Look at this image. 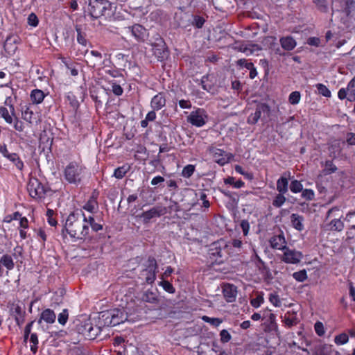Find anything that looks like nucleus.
Segmentation results:
<instances>
[{
  "label": "nucleus",
  "mask_w": 355,
  "mask_h": 355,
  "mask_svg": "<svg viewBox=\"0 0 355 355\" xmlns=\"http://www.w3.org/2000/svg\"><path fill=\"white\" fill-rule=\"evenodd\" d=\"M67 232L72 238L85 239L89 234L87 218L83 211L77 209L71 212L67 217L62 234Z\"/></svg>",
  "instance_id": "f257e3e1"
},
{
  "label": "nucleus",
  "mask_w": 355,
  "mask_h": 355,
  "mask_svg": "<svg viewBox=\"0 0 355 355\" xmlns=\"http://www.w3.org/2000/svg\"><path fill=\"white\" fill-rule=\"evenodd\" d=\"M128 320L127 313L119 309L107 310L100 313L99 323L103 327H114Z\"/></svg>",
  "instance_id": "f03ea898"
},
{
  "label": "nucleus",
  "mask_w": 355,
  "mask_h": 355,
  "mask_svg": "<svg viewBox=\"0 0 355 355\" xmlns=\"http://www.w3.org/2000/svg\"><path fill=\"white\" fill-rule=\"evenodd\" d=\"M195 6L194 0H189L187 6H180L174 15L175 22H205L202 16L194 14L191 7Z\"/></svg>",
  "instance_id": "7ed1b4c3"
},
{
  "label": "nucleus",
  "mask_w": 355,
  "mask_h": 355,
  "mask_svg": "<svg viewBox=\"0 0 355 355\" xmlns=\"http://www.w3.org/2000/svg\"><path fill=\"white\" fill-rule=\"evenodd\" d=\"M88 11L94 19L102 16H110L112 15L111 3L107 0H89Z\"/></svg>",
  "instance_id": "20e7f679"
},
{
  "label": "nucleus",
  "mask_w": 355,
  "mask_h": 355,
  "mask_svg": "<svg viewBox=\"0 0 355 355\" xmlns=\"http://www.w3.org/2000/svg\"><path fill=\"white\" fill-rule=\"evenodd\" d=\"M144 268L139 275V279L146 284H153L156 279L157 272V263L153 257H149L146 262L144 264Z\"/></svg>",
  "instance_id": "39448f33"
},
{
  "label": "nucleus",
  "mask_w": 355,
  "mask_h": 355,
  "mask_svg": "<svg viewBox=\"0 0 355 355\" xmlns=\"http://www.w3.org/2000/svg\"><path fill=\"white\" fill-rule=\"evenodd\" d=\"M103 324L94 325L91 322L87 321L77 325L76 329L79 334H82L86 339L94 340L101 331Z\"/></svg>",
  "instance_id": "423d86ee"
},
{
  "label": "nucleus",
  "mask_w": 355,
  "mask_h": 355,
  "mask_svg": "<svg viewBox=\"0 0 355 355\" xmlns=\"http://www.w3.org/2000/svg\"><path fill=\"white\" fill-rule=\"evenodd\" d=\"M152 46L153 54L161 60L166 59L168 56V51L164 40L159 34H156L149 40Z\"/></svg>",
  "instance_id": "0eeeda50"
},
{
  "label": "nucleus",
  "mask_w": 355,
  "mask_h": 355,
  "mask_svg": "<svg viewBox=\"0 0 355 355\" xmlns=\"http://www.w3.org/2000/svg\"><path fill=\"white\" fill-rule=\"evenodd\" d=\"M27 189L30 196L33 198H44L49 191V188L43 185L37 178L30 179Z\"/></svg>",
  "instance_id": "6e6552de"
},
{
  "label": "nucleus",
  "mask_w": 355,
  "mask_h": 355,
  "mask_svg": "<svg viewBox=\"0 0 355 355\" xmlns=\"http://www.w3.org/2000/svg\"><path fill=\"white\" fill-rule=\"evenodd\" d=\"M83 168L76 164H70L64 170V176L69 183H80L82 180Z\"/></svg>",
  "instance_id": "1a4fd4ad"
},
{
  "label": "nucleus",
  "mask_w": 355,
  "mask_h": 355,
  "mask_svg": "<svg viewBox=\"0 0 355 355\" xmlns=\"http://www.w3.org/2000/svg\"><path fill=\"white\" fill-rule=\"evenodd\" d=\"M128 30L138 42H144L149 37L152 27L148 29L142 26L141 24H134L128 27Z\"/></svg>",
  "instance_id": "9d476101"
},
{
  "label": "nucleus",
  "mask_w": 355,
  "mask_h": 355,
  "mask_svg": "<svg viewBox=\"0 0 355 355\" xmlns=\"http://www.w3.org/2000/svg\"><path fill=\"white\" fill-rule=\"evenodd\" d=\"M207 119V112L201 108H198L196 110L191 112L187 117V121L196 127L203 126L206 123Z\"/></svg>",
  "instance_id": "9b49d317"
},
{
  "label": "nucleus",
  "mask_w": 355,
  "mask_h": 355,
  "mask_svg": "<svg viewBox=\"0 0 355 355\" xmlns=\"http://www.w3.org/2000/svg\"><path fill=\"white\" fill-rule=\"evenodd\" d=\"M166 213V207L162 206H155L148 211L142 212L138 216L143 218L144 223H148L150 219L155 217H160Z\"/></svg>",
  "instance_id": "f8f14e48"
},
{
  "label": "nucleus",
  "mask_w": 355,
  "mask_h": 355,
  "mask_svg": "<svg viewBox=\"0 0 355 355\" xmlns=\"http://www.w3.org/2000/svg\"><path fill=\"white\" fill-rule=\"evenodd\" d=\"M227 248V245L224 240H220L211 243L209 249V258L214 260L215 261H217L218 258H222L223 257V248Z\"/></svg>",
  "instance_id": "ddd939ff"
},
{
  "label": "nucleus",
  "mask_w": 355,
  "mask_h": 355,
  "mask_svg": "<svg viewBox=\"0 0 355 355\" xmlns=\"http://www.w3.org/2000/svg\"><path fill=\"white\" fill-rule=\"evenodd\" d=\"M208 152L212 155L214 160L218 164L223 166L230 160L228 154L225 151L218 149L214 146H209Z\"/></svg>",
  "instance_id": "4468645a"
},
{
  "label": "nucleus",
  "mask_w": 355,
  "mask_h": 355,
  "mask_svg": "<svg viewBox=\"0 0 355 355\" xmlns=\"http://www.w3.org/2000/svg\"><path fill=\"white\" fill-rule=\"evenodd\" d=\"M212 3L215 9L222 13V18L225 12L227 13L231 9H234L237 4L236 0H212Z\"/></svg>",
  "instance_id": "2eb2a0df"
},
{
  "label": "nucleus",
  "mask_w": 355,
  "mask_h": 355,
  "mask_svg": "<svg viewBox=\"0 0 355 355\" xmlns=\"http://www.w3.org/2000/svg\"><path fill=\"white\" fill-rule=\"evenodd\" d=\"M10 314L15 318L19 327L24 324L26 312L24 308L21 307L19 304H12L10 307Z\"/></svg>",
  "instance_id": "dca6fc26"
},
{
  "label": "nucleus",
  "mask_w": 355,
  "mask_h": 355,
  "mask_svg": "<svg viewBox=\"0 0 355 355\" xmlns=\"http://www.w3.org/2000/svg\"><path fill=\"white\" fill-rule=\"evenodd\" d=\"M270 111V107L268 105L265 103L260 104L257 106L255 112L252 113L248 118V123L249 124H255L257 123L259 119L261 116L262 113H268Z\"/></svg>",
  "instance_id": "f3484780"
},
{
  "label": "nucleus",
  "mask_w": 355,
  "mask_h": 355,
  "mask_svg": "<svg viewBox=\"0 0 355 355\" xmlns=\"http://www.w3.org/2000/svg\"><path fill=\"white\" fill-rule=\"evenodd\" d=\"M302 257V254L300 252L286 248L284 250L282 261L286 263L295 264L300 261Z\"/></svg>",
  "instance_id": "a211bd4d"
},
{
  "label": "nucleus",
  "mask_w": 355,
  "mask_h": 355,
  "mask_svg": "<svg viewBox=\"0 0 355 355\" xmlns=\"http://www.w3.org/2000/svg\"><path fill=\"white\" fill-rule=\"evenodd\" d=\"M236 287L230 284H225L223 286V293L227 302H233L236 300Z\"/></svg>",
  "instance_id": "6ab92c4d"
},
{
  "label": "nucleus",
  "mask_w": 355,
  "mask_h": 355,
  "mask_svg": "<svg viewBox=\"0 0 355 355\" xmlns=\"http://www.w3.org/2000/svg\"><path fill=\"white\" fill-rule=\"evenodd\" d=\"M270 243L271 247L275 249L284 250L287 248L286 245V240L283 234L272 236L270 240Z\"/></svg>",
  "instance_id": "aec40b11"
},
{
  "label": "nucleus",
  "mask_w": 355,
  "mask_h": 355,
  "mask_svg": "<svg viewBox=\"0 0 355 355\" xmlns=\"http://www.w3.org/2000/svg\"><path fill=\"white\" fill-rule=\"evenodd\" d=\"M166 105V98L162 93L155 95L151 100L150 106L154 110H159Z\"/></svg>",
  "instance_id": "412c9836"
},
{
  "label": "nucleus",
  "mask_w": 355,
  "mask_h": 355,
  "mask_svg": "<svg viewBox=\"0 0 355 355\" xmlns=\"http://www.w3.org/2000/svg\"><path fill=\"white\" fill-rule=\"evenodd\" d=\"M56 315L54 311L50 309H44L38 320V323L40 324L42 320H44L46 322L52 324L55 322Z\"/></svg>",
  "instance_id": "4be33fe9"
},
{
  "label": "nucleus",
  "mask_w": 355,
  "mask_h": 355,
  "mask_svg": "<svg viewBox=\"0 0 355 355\" xmlns=\"http://www.w3.org/2000/svg\"><path fill=\"white\" fill-rule=\"evenodd\" d=\"M304 218L302 216L297 214H292L291 216V222L292 226L298 231H302L304 228L303 221Z\"/></svg>",
  "instance_id": "5701e85b"
},
{
  "label": "nucleus",
  "mask_w": 355,
  "mask_h": 355,
  "mask_svg": "<svg viewBox=\"0 0 355 355\" xmlns=\"http://www.w3.org/2000/svg\"><path fill=\"white\" fill-rule=\"evenodd\" d=\"M279 42L282 47L286 51H291L296 46L295 40L291 36L283 37Z\"/></svg>",
  "instance_id": "b1692460"
},
{
  "label": "nucleus",
  "mask_w": 355,
  "mask_h": 355,
  "mask_svg": "<svg viewBox=\"0 0 355 355\" xmlns=\"http://www.w3.org/2000/svg\"><path fill=\"white\" fill-rule=\"evenodd\" d=\"M141 299L146 302L156 303L158 302L157 291L147 290L142 294Z\"/></svg>",
  "instance_id": "393cba45"
},
{
  "label": "nucleus",
  "mask_w": 355,
  "mask_h": 355,
  "mask_svg": "<svg viewBox=\"0 0 355 355\" xmlns=\"http://www.w3.org/2000/svg\"><path fill=\"white\" fill-rule=\"evenodd\" d=\"M288 180L286 178L282 176L277 181V190L281 194H285L288 191Z\"/></svg>",
  "instance_id": "a878e982"
},
{
  "label": "nucleus",
  "mask_w": 355,
  "mask_h": 355,
  "mask_svg": "<svg viewBox=\"0 0 355 355\" xmlns=\"http://www.w3.org/2000/svg\"><path fill=\"white\" fill-rule=\"evenodd\" d=\"M44 93L38 89H33L31 94V98L33 103L39 104L42 103L44 98Z\"/></svg>",
  "instance_id": "bb28decb"
},
{
  "label": "nucleus",
  "mask_w": 355,
  "mask_h": 355,
  "mask_svg": "<svg viewBox=\"0 0 355 355\" xmlns=\"http://www.w3.org/2000/svg\"><path fill=\"white\" fill-rule=\"evenodd\" d=\"M330 349L328 344L319 345L314 347L313 355H328Z\"/></svg>",
  "instance_id": "cd10ccee"
},
{
  "label": "nucleus",
  "mask_w": 355,
  "mask_h": 355,
  "mask_svg": "<svg viewBox=\"0 0 355 355\" xmlns=\"http://www.w3.org/2000/svg\"><path fill=\"white\" fill-rule=\"evenodd\" d=\"M90 54L93 55L95 59L87 61V65L90 67L94 68L96 64H100L102 60V55L97 51H91Z\"/></svg>",
  "instance_id": "c85d7f7f"
},
{
  "label": "nucleus",
  "mask_w": 355,
  "mask_h": 355,
  "mask_svg": "<svg viewBox=\"0 0 355 355\" xmlns=\"http://www.w3.org/2000/svg\"><path fill=\"white\" fill-rule=\"evenodd\" d=\"M7 159L12 162L19 170H23L24 163L17 153H11L10 155L7 156Z\"/></svg>",
  "instance_id": "c756f323"
},
{
  "label": "nucleus",
  "mask_w": 355,
  "mask_h": 355,
  "mask_svg": "<svg viewBox=\"0 0 355 355\" xmlns=\"http://www.w3.org/2000/svg\"><path fill=\"white\" fill-rule=\"evenodd\" d=\"M76 30L77 32V40H78V43L85 46L86 43H87V40L85 39L86 34L83 31L82 26L76 25Z\"/></svg>",
  "instance_id": "7c9ffc66"
},
{
  "label": "nucleus",
  "mask_w": 355,
  "mask_h": 355,
  "mask_svg": "<svg viewBox=\"0 0 355 355\" xmlns=\"http://www.w3.org/2000/svg\"><path fill=\"white\" fill-rule=\"evenodd\" d=\"M0 263L8 270H11L14 268L13 260L11 256L8 254L3 255L0 259Z\"/></svg>",
  "instance_id": "2f4dec72"
},
{
  "label": "nucleus",
  "mask_w": 355,
  "mask_h": 355,
  "mask_svg": "<svg viewBox=\"0 0 355 355\" xmlns=\"http://www.w3.org/2000/svg\"><path fill=\"white\" fill-rule=\"evenodd\" d=\"M129 169L130 166L127 165H123L121 167H118L114 170V176L117 179H121L125 175Z\"/></svg>",
  "instance_id": "473e14b6"
},
{
  "label": "nucleus",
  "mask_w": 355,
  "mask_h": 355,
  "mask_svg": "<svg viewBox=\"0 0 355 355\" xmlns=\"http://www.w3.org/2000/svg\"><path fill=\"white\" fill-rule=\"evenodd\" d=\"M329 225L330 226L329 230L331 231L340 232L344 227V224L340 219L332 220Z\"/></svg>",
  "instance_id": "72a5a7b5"
},
{
  "label": "nucleus",
  "mask_w": 355,
  "mask_h": 355,
  "mask_svg": "<svg viewBox=\"0 0 355 355\" xmlns=\"http://www.w3.org/2000/svg\"><path fill=\"white\" fill-rule=\"evenodd\" d=\"M337 171V167L333 164L332 161L327 160L325 162L324 168L323 173L324 175H329L335 173Z\"/></svg>",
  "instance_id": "f704fd0d"
},
{
  "label": "nucleus",
  "mask_w": 355,
  "mask_h": 355,
  "mask_svg": "<svg viewBox=\"0 0 355 355\" xmlns=\"http://www.w3.org/2000/svg\"><path fill=\"white\" fill-rule=\"evenodd\" d=\"M262 50V48L258 45V44H246L245 46V51L243 53H245L247 55H250L252 54H253V53L255 51H261Z\"/></svg>",
  "instance_id": "c9c22d12"
},
{
  "label": "nucleus",
  "mask_w": 355,
  "mask_h": 355,
  "mask_svg": "<svg viewBox=\"0 0 355 355\" xmlns=\"http://www.w3.org/2000/svg\"><path fill=\"white\" fill-rule=\"evenodd\" d=\"M338 96L340 100L347 98L349 101H354L353 94L347 93L346 88H341L338 92Z\"/></svg>",
  "instance_id": "e433bc0d"
},
{
  "label": "nucleus",
  "mask_w": 355,
  "mask_h": 355,
  "mask_svg": "<svg viewBox=\"0 0 355 355\" xmlns=\"http://www.w3.org/2000/svg\"><path fill=\"white\" fill-rule=\"evenodd\" d=\"M224 182L226 184L232 185L235 188H241L244 185V182L242 180H239L236 181L235 178L233 177H228L225 179Z\"/></svg>",
  "instance_id": "4c0bfd02"
},
{
  "label": "nucleus",
  "mask_w": 355,
  "mask_h": 355,
  "mask_svg": "<svg viewBox=\"0 0 355 355\" xmlns=\"http://www.w3.org/2000/svg\"><path fill=\"white\" fill-rule=\"evenodd\" d=\"M349 340V336L345 333H342L335 336L334 342L336 345H344L346 344Z\"/></svg>",
  "instance_id": "58836bf2"
},
{
  "label": "nucleus",
  "mask_w": 355,
  "mask_h": 355,
  "mask_svg": "<svg viewBox=\"0 0 355 355\" xmlns=\"http://www.w3.org/2000/svg\"><path fill=\"white\" fill-rule=\"evenodd\" d=\"M289 188L292 192L298 193L302 191L303 186L300 181L294 180L291 182Z\"/></svg>",
  "instance_id": "ea45409f"
},
{
  "label": "nucleus",
  "mask_w": 355,
  "mask_h": 355,
  "mask_svg": "<svg viewBox=\"0 0 355 355\" xmlns=\"http://www.w3.org/2000/svg\"><path fill=\"white\" fill-rule=\"evenodd\" d=\"M313 2L315 4L320 11L323 12H327L328 5L327 0H313Z\"/></svg>",
  "instance_id": "a19ab883"
},
{
  "label": "nucleus",
  "mask_w": 355,
  "mask_h": 355,
  "mask_svg": "<svg viewBox=\"0 0 355 355\" xmlns=\"http://www.w3.org/2000/svg\"><path fill=\"white\" fill-rule=\"evenodd\" d=\"M30 342L32 343L31 346V350L33 354H35L37 351L38 338L35 333H33L30 336Z\"/></svg>",
  "instance_id": "79ce46f5"
},
{
  "label": "nucleus",
  "mask_w": 355,
  "mask_h": 355,
  "mask_svg": "<svg viewBox=\"0 0 355 355\" xmlns=\"http://www.w3.org/2000/svg\"><path fill=\"white\" fill-rule=\"evenodd\" d=\"M293 278L300 282H303L307 279L306 270H302L293 274Z\"/></svg>",
  "instance_id": "37998d69"
},
{
  "label": "nucleus",
  "mask_w": 355,
  "mask_h": 355,
  "mask_svg": "<svg viewBox=\"0 0 355 355\" xmlns=\"http://www.w3.org/2000/svg\"><path fill=\"white\" fill-rule=\"evenodd\" d=\"M195 171V166L192 164H188L184 167L182 171V175L184 178H190Z\"/></svg>",
  "instance_id": "c03bdc74"
},
{
  "label": "nucleus",
  "mask_w": 355,
  "mask_h": 355,
  "mask_svg": "<svg viewBox=\"0 0 355 355\" xmlns=\"http://www.w3.org/2000/svg\"><path fill=\"white\" fill-rule=\"evenodd\" d=\"M87 223L88 228L89 229V227H91L92 230L94 232H98L103 229V226L98 223H96L92 216L87 218Z\"/></svg>",
  "instance_id": "a18cd8bd"
},
{
  "label": "nucleus",
  "mask_w": 355,
  "mask_h": 355,
  "mask_svg": "<svg viewBox=\"0 0 355 355\" xmlns=\"http://www.w3.org/2000/svg\"><path fill=\"white\" fill-rule=\"evenodd\" d=\"M301 95L300 92L295 91L290 94L288 101L292 105L297 104L300 101Z\"/></svg>",
  "instance_id": "49530a36"
},
{
  "label": "nucleus",
  "mask_w": 355,
  "mask_h": 355,
  "mask_svg": "<svg viewBox=\"0 0 355 355\" xmlns=\"http://www.w3.org/2000/svg\"><path fill=\"white\" fill-rule=\"evenodd\" d=\"M286 198L284 196V194H281L280 193L276 196L275 199L272 201V205L275 207H280L285 202Z\"/></svg>",
  "instance_id": "de8ad7c7"
},
{
  "label": "nucleus",
  "mask_w": 355,
  "mask_h": 355,
  "mask_svg": "<svg viewBox=\"0 0 355 355\" xmlns=\"http://www.w3.org/2000/svg\"><path fill=\"white\" fill-rule=\"evenodd\" d=\"M316 87L320 94L325 97L331 96V92L325 85L319 83L316 85Z\"/></svg>",
  "instance_id": "09e8293b"
},
{
  "label": "nucleus",
  "mask_w": 355,
  "mask_h": 355,
  "mask_svg": "<svg viewBox=\"0 0 355 355\" xmlns=\"http://www.w3.org/2000/svg\"><path fill=\"white\" fill-rule=\"evenodd\" d=\"M159 284L162 286L163 288L169 293H174L175 291V288L168 281L162 280L159 282Z\"/></svg>",
  "instance_id": "8fccbe9b"
},
{
  "label": "nucleus",
  "mask_w": 355,
  "mask_h": 355,
  "mask_svg": "<svg viewBox=\"0 0 355 355\" xmlns=\"http://www.w3.org/2000/svg\"><path fill=\"white\" fill-rule=\"evenodd\" d=\"M0 114L1 117H3L7 123H11L12 122V119L11 116L9 114L8 110L6 107H0Z\"/></svg>",
  "instance_id": "3c124183"
},
{
  "label": "nucleus",
  "mask_w": 355,
  "mask_h": 355,
  "mask_svg": "<svg viewBox=\"0 0 355 355\" xmlns=\"http://www.w3.org/2000/svg\"><path fill=\"white\" fill-rule=\"evenodd\" d=\"M68 316H69V314H68L67 309H64L62 311V312H61L58 315V322L60 324L64 325L66 324V322H67Z\"/></svg>",
  "instance_id": "603ef678"
},
{
  "label": "nucleus",
  "mask_w": 355,
  "mask_h": 355,
  "mask_svg": "<svg viewBox=\"0 0 355 355\" xmlns=\"http://www.w3.org/2000/svg\"><path fill=\"white\" fill-rule=\"evenodd\" d=\"M302 197L307 200H312L314 198V192L311 189H302Z\"/></svg>",
  "instance_id": "864d4df0"
},
{
  "label": "nucleus",
  "mask_w": 355,
  "mask_h": 355,
  "mask_svg": "<svg viewBox=\"0 0 355 355\" xmlns=\"http://www.w3.org/2000/svg\"><path fill=\"white\" fill-rule=\"evenodd\" d=\"M354 7V0H345V6H344V12L347 15H349L352 9Z\"/></svg>",
  "instance_id": "5fc2aeb1"
},
{
  "label": "nucleus",
  "mask_w": 355,
  "mask_h": 355,
  "mask_svg": "<svg viewBox=\"0 0 355 355\" xmlns=\"http://www.w3.org/2000/svg\"><path fill=\"white\" fill-rule=\"evenodd\" d=\"M129 7L132 9H138L142 7L143 0H128Z\"/></svg>",
  "instance_id": "6e6d98bb"
},
{
  "label": "nucleus",
  "mask_w": 355,
  "mask_h": 355,
  "mask_svg": "<svg viewBox=\"0 0 355 355\" xmlns=\"http://www.w3.org/2000/svg\"><path fill=\"white\" fill-rule=\"evenodd\" d=\"M355 76L349 81L346 87L347 93H351L354 96V101H355Z\"/></svg>",
  "instance_id": "4d7b16f0"
},
{
  "label": "nucleus",
  "mask_w": 355,
  "mask_h": 355,
  "mask_svg": "<svg viewBox=\"0 0 355 355\" xmlns=\"http://www.w3.org/2000/svg\"><path fill=\"white\" fill-rule=\"evenodd\" d=\"M315 331L319 336H322L324 334V329L323 324L321 322H315L314 325Z\"/></svg>",
  "instance_id": "13d9d810"
},
{
  "label": "nucleus",
  "mask_w": 355,
  "mask_h": 355,
  "mask_svg": "<svg viewBox=\"0 0 355 355\" xmlns=\"http://www.w3.org/2000/svg\"><path fill=\"white\" fill-rule=\"evenodd\" d=\"M263 302V297L261 295H258L255 298L252 299L250 302L252 306L257 308Z\"/></svg>",
  "instance_id": "bf43d9fd"
},
{
  "label": "nucleus",
  "mask_w": 355,
  "mask_h": 355,
  "mask_svg": "<svg viewBox=\"0 0 355 355\" xmlns=\"http://www.w3.org/2000/svg\"><path fill=\"white\" fill-rule=\"evenodd\" d=\"M236 65L239 67H244L247 69H250L253 66V63L248 62L246 59H239L236 61Z\"/></svg>",
  "instance_id": "052dcab7"
},
{
  "label": "nucleus",
  "mask_w": 355,
  "mask_h": 355,
  "mask_svg": "<svg viewBox=\"0 0 355 355\" xmlns=\"http://www.w3.org/2000/svg\"><path fill=\"white\" fill-rule=\"evenodd\" d=\"M259 261L263 265L262 269H261L262 271V273L264 274L266 279H272L273 277L272 276V274L270 271L269 268H268L266 266H265V263L261 259H259Z\"/></svg>",
  "instance_id": "680f3d73"
},
{
  "label": "nucleus",
  "mask_w": 355,
  "mask_h": 355,
  "mask_svg": "<svg viewBox=\"0 0 355 355\" xmlns=\"http://www.w3.org/2000/svg\"><path fill=\"white\" fill-rule=\"evenodd\" d=\"M240 226L243 232V235L247 236L250 230V224L248 221L247 220H242L240 223Z\"/></svg>",
  "instance_id": "e2e57ef3"
},
{
  "label": "nucleus",
  "mask_w": 355,
  "mask_h": 355,
  "mask_svg": "<svg viewBox=\"0 0 355 355\" xmlns=\"http://www.w3.org/2000/svg\"><path fill=\"white\" fill-rule=\"evenodd\" d=\"M202 320L208 323H210L214 326H218L220 324L221 320L218 318H209L208 316H203Z\"/></svg>",
  "instance_id": "0e129e2a"
},
{
  "label": "nucleus",
  "mask_w": 355,
  "mask_h": 355,
  "mask_svg": "<svg viewBox=\"0 0 355 355\" xmlns=\"http://www.w3.org/2000/svg\"><path fill=\"white\" fill-rule=\"evenodd\" d=\"M220 340L222 343H227L231 339V335L225 329H223L220 331Z\"/></svg>",
  "instance_id": "69168bd1"
},
{
  "label": "nucleus",
  "mask_w": 355,
  "mask_h": 355,
  "mask_svg": "<svg viewBox=\"0 0 355 355\" xmlns=\"http://www.w3.org/2000/svg\"><path fill=\"white\" fill-rule=\"evenodd\" d=\"M270 302L275 306H280V300L277 295L275 293H270L269 296Z\"/></svg>",
  "instance_id": "338daca9"
},
{
  "label": "nucleus",
  "mask_w": 355,
  "mask_h": 355,
  "mask_svg": "<svg viewBox=\"0 0 355 355\" xmlns=\"http://www.w3.org/2000/svg\"><path fill=\"white\" fill-rule=\"evenodd\" d=\"M112 87V92L116 96H121L123 92V88L119 85L114 83Z\"/></svg>",
  "instance_id": "774afa93"
}]
</instances>
